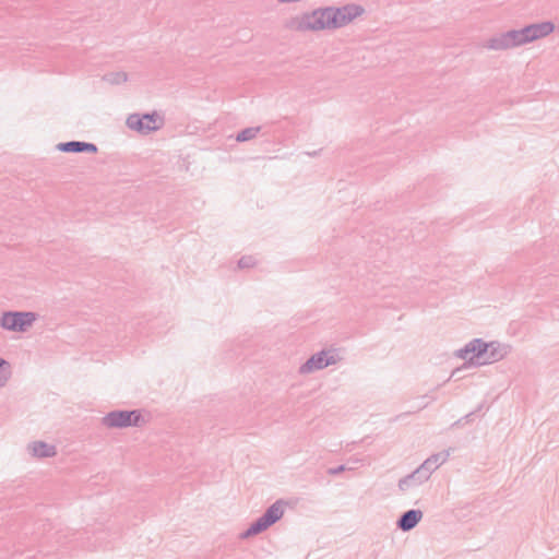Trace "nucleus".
I'll list each match as a JSON object with an SVG mask.
<instances>
[{
    "label": "nucleus",
    "instance_id": "9d476101",
    "mask_svg": "<svg viewBox=\"0 0 559 559\" xmlns=\"http://www.w3.org/2000/svg\"><path fill=\"white\" fill-rule=\"evenodd\" d=\"M484 48L496 52L513 50L508 31L490 36L484 43Z\"/></svg>",
    "mask_w": 559,
    "mask_h": 559
},
{
    "label": "nucleus",
    "instance_id": "f257e3e1",
    "mask_svg": "<svg viewBox=\"0 0 559 559\" xmlns=\"http://www.w3.org/2000/svg\"><path fill=\"white\" fill-rule=\"evenodd\" d=\"M365 12V8L357 3H348L338 8H318L293 17L287 27L301 33L338 29L360 17Z\"/></svg>",
    "mask_w": 559,
    "mask_h": 559
},
{
    "label": "nucleus",
    "instance_id": "5701e85b",
    "mask_svg": "<svg viewBox=\"0 0 559 559\" xmlns=\"http://www.w3.org/2000/svg\"><path fill=\"white\" fill-rule=\"evenodd\" d=\"M345 469H346L345 465H340V466H337V467L330 468V469L328 471V473H329L330 475H337V474H340V473L344 472Z\"/></svg>",
    "mask_w": 559,
    "mask_h": 559
},
{
    "label": "nucleus",
    "instance_id": "ddd939ff",
    "mask_svg": "<svg viewBox=\"0 0 559 559\" xmlns=\"http://www.w3.org/2000/svg\"><path fill=\"white\" fill-rule=\"evenodd\" d=\"M428 480L429 479L423 474V471L417 467L414 472L401 478L397 483V487L400 491L405 492L421 486Z\"/></svg>",
    "mask_w": 559,
    "mask_h": 559
},
{
    "label": "nucleus",
    "instance_id": "423d86ee",
    "mask_svg": "<svg viewBox=\"0 0 559 559\" xmlns=\"http://www.w3.org/2000/svg\"><path fill=\"white\" fill-rule=\"evenodd\" d=\"M157 114H131L127 117L126 124L130 130L141 134H148L156 131L160 126L156 124Z\"/></svg>",
    "mask_w": 559,
    "mask_h": 559
},
{
    "label": "nucleus",
    "instance_id": "39448f33",
    "mask_svg": "<svg viewBox=\"0 0 559 559\" xmlns=\"http://www.w3.org/2000/svg\"><path fill=\"white\" fill-rule=\"evenodd\" d=\"M485 355L486 345L483 338H473L454 352L456 358L463 359L472 366H485V364H479L485 360Z\"/></svg>",
    "mask_w": 559,
    "mask_h": 559
},
{
    "label": "nucleus",
    "instance_id": "f8f14e48",
    "mask_svg": "<svg viewBox=\"0 0 559 559\" xmlns=\"http://www.w3.org/2000/svg\"><path fill=\"white\" fill-rule=\"evenodd\" d=\"M424 513L419 509H411L402 513L396 521V526L402 532H409L421 521Z\"/></svg>",
    "mask_w": 559,
    "mask_h": 559
},
{
    "label": "nucleus",
    "instance_id": "b1692460",
    "mask_svg": "<svg viewBox=\"0 0 559 559\" xmlns=\"http://www.w3.org/2000/svg\"><path fill=\"white\" fill-rule=\"evenodd\" d=\"M464 418H460L457 421L454 423V426L461 425L463 423Z\"/></svg>",
    "mask_w": 559,
    "mask_h": 559
},
{
    "label": "nucleus",
    "instance_id": "7ed1b4c3",
    "mask_svg": "<svg viewBox=\"0 0 559 559\" xmlns=\"http://www.w3.org/2000/svg\"><path fill=\"white\" fill-rule=\"evenodd\" d=\"M37 318L38 314L33 311H3L0 316V328L9 332L24 333Z\"/></svg>",
    "mask_w": 559,
    "mask_h": 559
},
{
    "label": "nucleus",
    "instance_id": "393cba45",
    "mask_svg": "<svg viewBox=\"0 0 559 559\" xmlns=\"http://www.w3.org/2000/svg\"><path fill=\"white\" fill-rule=\"evenodd\" d=\"M473 414H474V413H469V414H467L466 416H464V417H463V418H464V420L469 419V417H471Z\"/></svg>",
    "mask_w": 559,
    "mask_h": 559
},
{
    "label": "nucleus",
    "instance_id": "a211bd4d",
    "mask_svg": "<svg viewBox=\"0 0 559 559\" xmlns=\"http://www.w3.org/2000/svg\"><path fill=\"white\" fill-rule=\"evenodd\" d=\"M260 130H261V127H249V128H246V129H243V130H241L240 132L237 133L236 141L237 142L250 141V140L254 139L259 134Z\"/></svg>",
    "mask_w": 559,
    "mask_h": 559
},
{
    "label": "nucleus",
    "instance_id": "f3484780",
    "mask_svg": "<svg viewBox=\"0 0 559 559\" xmlns=\"http://www.w3.org/2000/svg\"><path fill=\"white\" fill-rule=\"evenodd\" d=\"M103 80L111 85H120L128 81V74L123 71L110 72L105 74Z\"/></svg>",
    "mask_w": 559,
    "mask_h": 559
},
{
    "label": "nucleus",
    "instance_id": "0eeeda50",
    "mask_svg": "<svg viewBox=\"0 0 559 559\" xmlns=\"http://www.w3.org/2000/svg\"><path fill=\"white\" fill-rule=\"evenodd\" d=\"M485 360L479 361V364L490 365L498 362L511 353V346L499 341L485 342Z\"/></svg>",
    "mask_w": 559,
    "mask_h": 559
},
{
    "label": "nucleus",
    "instance_id": "aec40b11",
    "mask_svg": "<svg viewBox=\"0 0 559 559\" xmlns=\"http://www.w3.org/2000/svg\"><path fill=\"white\" fill-rule=\"evenodd\" d=\"M11 374L10 364L0 357V388L4 386Z\"/></svg>",
    "mask_w": 559,
    "mask_h": 559
},
{
    "label": "nucleus",
    "instance_id": "6e6552de",
    "mask_svg": "<svg viewBox=\"0 0 559 559\" xmlns=\"http://www.w3.org/2000/svg\"><path fill=\"white\" fill-rule=\"evenodd\" d=\"M555 24L551 21H543L523 26L525 37L528 44L545 38L555 31Z\"/></svg>",
    "mask_w": 559,
    "mask_h": 559
},
{
    "label": "nucleus",
    "instance_id": "f03ea898",
    "mask_svg": "<svg viewBox=\"0 0 559 559\" xmlns=\"http://www.w3.org/2000/svg\"><path fill=\"white\" fill-rule=\"evenodd\" d=\"M343 359V350L341 348L334 346L321 348L310 355V357L298 367V374L305 377L329 367H335Z\"/></svg>",
    "mask_w": 559,
    "mask_h": 559
},
{
    "label": "nucleus",
    "instance_id": "6ab92c4d",
    "mask_svg": "<svg viewBox=\"0 0 559 559\" xmlns=\"http://www.w3.org/2000/svg\"><path fill=\"white\" fill-rule=\"evenodd\" d=\"M450 454H451V450L448 449V450H443L439 453H435V454L430 455L428 459L433 465H436L437 468H439L441 465H443L449 460Z\"/></svg>",
    "mask_w": 559,
    "mask_h": 559
},
{
    "label": "nucleus",
    "instance_id": "4be33fe9",
    "mask_svg": "<svg viewBox=\"0 0 559 559\" xmlns=\"http://www.w3.org/2000/svg\"><path fill=\"white\" fill-rule=\"evenodd\" d=\"M253 264H254V260L252 257H242L238 261V266L240 269H248V267L253 266Z\"/></svg>",
    "mask_w": 559,
    "mask_h": 559
},
{
    "label": "nucleus",
    "instance_id": "4468645a",
    "mask_svg": "<svg viewBox=\"0 0 559 559\" xmlns=\"http://www.w3.org/2000/svg\"><path fill=\"white\" fill-rule=\"evenodd\" d=\"M57 150L63 153H96L97 146L88 142L69 141L59 143Z\"/></svg>",
    "mask_w": 559,
    "mask_h": 559
},
{
    "label": "nucleus",
    "instance_id": "dca6fc26",
    "mask_svg": "<svg viewBox=\"0 0 559 559\" xmlns=\"http://www.w3.org/2000/svg\"><path fill=\"white\" fill-rule=\"evenodd\" d=\"M265 530H267V527L266 525L263 524V521L259 516L255 521H253L250 524V526L245 532L241 533L240 537L243 539L249 538L253 535L264 532Z\"/></svg>",
    "mask_w": 559,
    "mask_h": 559
},
{
    "label": "nucleus",
    "instance_id": "9b49d317",
    "mask_svg": "<svg viewBox=\"0 0 559 559\" xmlns=\"http://www.w3.org/2000/svg\"><path fill=\"white\" fill-rule=\"evenodd\" d=\"M286 506L287 502L284 501L283 499H278L275 502H273L260 516L261 520L263 521V524L266 525V527L269 528L277 521H280L284 515Z\"/></svg>",
    "mask_w": 559,
    "mask_h": 559
},
{
    "label": "nucleus",
    "instance_id": "1a4fd4ad",
    "mask_svg": "<svg viewBox=\"0 0 559 559\" xmlns=\"http://www.w3.org/2000/svg\"><path fill=\"white\" fill-rule=\"evenodd\" d=\"M26 452L32 459L44 460L56 456L57 447L43 440H35L26 444Z\"/></svg>",
    "mask_w": 559,
    "mask_h": 559
},
{
    "label": "nucleus",
    "instance_id": "20e7f679",
    "mask_svg": "<svg viewBox=\"0 0 559 559\" xmlns=\"http://www.w3.org/2000/svg\"><path fill=\"white\" fill-rule=\"evenodd\" d=\"M142 419L140 411H112L102 418V425L109 429H121L139 426Z\"/></svg>",
    "mask_w": 559,
    "mask_h": 559
},
{
    "label": "nucleus",
    "instance_id": "412c9836",
    "mask_svg": "<svg viewBox=\"0 0 559 559\" xmlns=\"http://www.w3.org/2000/svg\"><path fill=\"white\" fill-rule=\"evenodd\" d=\"M421 471H423V474L429 479L432 475V473L435 471H437L438 468L436 467V465H433L429 459L427 457L419 466H418Z\"/></svg>",
    "mask_w": 559,
    "mask_h": 559
},
{
    "label": "nucleus",
    "instance_id": "2eb2a0df",
    "mask_svg": "<svg viewBox=\"0 0 559 559\" xmlns=\"http://www.w3.org/2000/svg\"><path fill=\"white\" fill-rule=\"evenodd\" d=\"M513 49L528 45L523 27L508 29Z\"/></svg>",
    "mask_w": 559,
    "mask_h": 559
}]
</instances>
